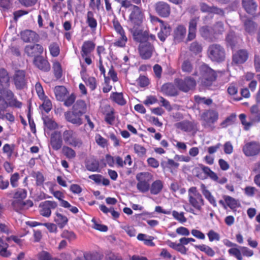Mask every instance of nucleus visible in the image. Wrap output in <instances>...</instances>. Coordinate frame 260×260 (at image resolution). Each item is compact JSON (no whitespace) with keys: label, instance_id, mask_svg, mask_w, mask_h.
Listing matches in <instances>:
<instances>
[{"label":"nucleus","instance_id":"7","mask_svg":"<svg viewBox=\"0 0 260 260\" xmlns=\"http://www.w3.org/2000/svg\"><path fill=\"white\" fill-rule=\"evenodd\" d=\"M197 81L196 78L194 79L191 76H187L184 79H176L174 82L180 90L187 92L195 88Z\"/></svg>","mask_w":260,"mask_h":260},{"label":"nucleus","instance_id":"36","mask_svg":"<svg viewBox=\"0 0 260 260\" xmlns=\"http://www.w3.org/2000/svg\"><path fill=\"white\" fill-rule=\"evenodd\" d=\"M86 22L92 31H95L98 26V22L91 11H88L86 15Z\"/></svg>","mask_w":260,"mask_h":260},{"label":"nucleus","instance_id":"39","mask_svg":"<svg viewBox=\"0 0 260 260\" xmlns=\"http://www.w3.org/2000/svg\"><path fill=\"white\" fill-rule=\"evenodd\" d=\"M86 168L91 172H98L99 169V162L98 160L91 158L86 161Z\"/></svg>","mask_w":260,"mask_h":260},{"label":"nucleus","instance_id":"10","mask_svg":"<svg viewBox=\"0 0 260 260\" xmlns=\"http://www.w3.org/2000/svg\"><path fill=\"white\" fill-rule=\"evenodd\" d=\"M133 9L129 16V22L134 26L140 25L144 18V12L138 6H132Z\"/></svg>","mask_w":260,"mask_h":260},{"label":"nucleus","instance_id":"29","mask_svg":"<svg viewBox=\"0 0 260 260\" xmlns=\"http://www.w3.org/2000/svg\"><path fill=\"white\" fill-rule=\"evenodd\" d=\"M200 6L201 11L203 12L214 13L220 15H223L224 14V12L222 9L218 8L216 7H210L204 3H201Z\"/></svg>","mask_w":260,"mask_h":260},{"label":"nucleus","instance_id":"50","mask_svg":"<svg viewBox=\"0 0 260 260\" xmlns=\"http://www.w3.org/2000/svg\"><path fill=\"white\" fill-rule=\"evenodd\" d=\"M49 50L51 55L53 57H56L59 54L60 48L57 43H51L49 46Z\"/></svg>","mask_w":260,"mask_h":260},{"label":"nucleus","instance_id":"13","mask_svg":"<svg viewBox=\"0 0 260 260\" xmlns=\"http://www.w3.org/2000/svg\"><path fill=\"white\" fill-rule=\"evenodd\" d=\"M57 204L55 201H46L39 205L40 213L44 217H49L51 214V210L55 209Z\"/></svg>","mask_w":260,"mask_h":260},{"label":"nucleus","instance_id":"18","mask_svg":"<svg viewBox=\"0 0 260 260\" xmlns=\"http://www.w3.org/2000/svg\"><path fill=\"white\" fill-rule=\"evenodd\" d=\"M244 153L248 156L257 154L260 151V145L256 142H250L246 144L243 147Z\"/></svg>","mask_w":260,"mask_h":260},{"label":"nucleus","instance_id":"64","mask_svg":"<svg viewBox=\"0 0 260 260\" xmlns=\"http://www.w3.org/2000/svg\"><path fill=\"white\" fill-rule=\"evenodd\" d=\"M61 236L62 238H66L69 241L74 240L76 238V236L74 232L68 230H64Z\"/></svg>","mask_w":260,"mask_h":260},{"label":"nucleus","instance_id":"4","mask_svg":"<svg viewBox=\"0 0 260 260\" xmlns=\"http://www.w3.org/2000/svg\"><path fill=\"white\" fill-rule=\"evenodd\" d=\"M138 181L137 188L140 192L146 193L150 188V182L152 180L153 175L149 172H141L136 176Z\"/></svg>","mask_w":260,"mask_h":260},{"label":"nucleus","instance_id":"61","mask_svg":"<svg viewBox=\"0 0 260 260\" xmlns=\"http://www.w3.org/2000/svg\"><path fill=\"white\" fill-rule=\"evenodd\" d=\"M181 68L183 72L188 73H190L193 70V66L188 60H185L183 61Z\"/></svg>","mask_w":260,"mask_h":260},{"label":"nucleus","instance_id":"42","mask_svg":"<svg viewBox=\"0 0 260 260\" xmlns=\"http://www.w3.org/2000/svg\"><path fill=\"white\" fill-rule=\"evenodd\" d=\"M83 80L85 82L86 85L89 87L91 90H94L97 86L96 79L93 77H87L82 75Z\"/></svg>","mask_w":260,"mask_h":260},{"label":"nucleus","instance_id":"44","mask_svg":"<svg viewBox=\"0 0 260 260\" xmlns=\"http://www.w3.org/2000/svg\"><path fill=\"white\" fill-rule=\"evenodd\" d=\"M194 247L200 251L205 252L209 256L212 257L215 254L214 251L208 245L205 244L195 245Z\"/></svg>","mask_w":260,"mask_h":260},{"label":"nucleus","instance_id":"27","mask_svg":"<svg viewBox=\"0 0 260 260\" xmlns=\"http://www.w3.org/2000/svg\"><path fill=\"white\" fill-rule=\"evenodd\" d=\"M159 27L160 31L157 35L158 38L161 41L164 42L170 34L171 27L167 22L162 24Z\"/></svg>","mask_w":260,"mask_h":260},{"label":"nucleus","instance_id":"60","mask_svg":"<svg viewBox=\"0 0 260 260\" xmlns=\"http://www.w3.org/2000/svg\"><path fill=\"white\" fill-rule=\"evenodd\" d=\"M53 68L54 72V75L56 77L59 78L62 75V69L60 63L58 61L53 63Z\"/></svg>","mask_w":260,"mask_h":260},{"label":"nucleus","instance_id":"41","mask_svg":"<svg viewBox=\"0 0 260 260\" xmlns=\"http://www.w3.org/2000/svg\"><path fill=\"white\" fill-rule=\"evenodd\" d=\"M73 110L82 115L86 111V104L83 100H78L73 106Z\"/></svg>","mask_w":260,"mask_h":260},{"label":"nucleus","instance_id":"53","mask_svg":"<svg viewBox=\"0 0 260 260\" xmlns=\"http://www.w3.org/2000/svg\"><path fill=\"white\" fill-rule=\"evenodd\" d=\"M172 214L174 219L180 223H184L187 221L186 218L184 216V213L178 212L175 210L172 212Z\"/></svg>","mask_w":260,"mask_h":260},{"label":"nucleus","instance_id":"51","mask_svg":"<svg viewBox=\"0 0 260 260\" xmlns=\"http://www.w3.org/2000/svg\"><path fill=\"white\" fill-rule=\"evenodd\" d=\"M226 40L228 44L233 48L237 42V38L233 31H230L227 35Z\"/></svg>","mask_w":260,"mask_h":260},{"label":"nucleus","instance_id":"37","mask_svg":"<svg viewBox=\"0 0 260 260\" xmlns=\"http://www.w3.org/2000/svg\"><path fill=\"white\" fill-rule=\"evenodd\" d=\"M201 190L206 198V199L212 204L213 206H216V203L214 197L211 194V192L207 189L205 184H202L201 185Z\"/></svg>","mask_w":260,"mask_h":260},{"label":"nucleus","instance_id":"59","mask_svg":"<svg viewBox=\"0 0 260 260\" xmlns=\"http://www.w3.org/2000/svg\"><path fill=\"white\" fill-rule=\"evenodd\" d=\"M32 177L36 178L37 185L40 186L43 184L45 177L42 173L40 172H35L32 174Z\"/></svg>","mask_w":260,"mask_h":260},{"label":"nucleus","instance_id":"5","mask_svg":"<svg viewBox=\"0 0 260 260\" xmlns=\"http://www.w3.org/2000/svg\"><path fill=\"white\" fill-rule=\"evenodd\" d=\"M63 141L67 146L80 148L83 146V141L77 136L75 132L72 129H66L62 133Z\"/></svg>","mask_w":260,"mask_h":260},{"label":"nucleus","instance_id":"43","mask_svg":"<svg viewBox=\"0 0 260 260\" xmlns=\"http://www.w3.org/2000/svg\"><path fill=\"white\" fill-rule=\"evenodd\" d=\"M54 221L58 225L60 228H63L68 222V218L58 212L55 213Z\"/></svg>","mask_w":260,"mask_h":260},{"label":"nucleus","instance_id":"22","mask_svg":"<svg viewBox=\"0 0 260 260\" xmlns=\"http://www.w3.org/2000/svg\"><path fill=\"white\" fill-rule=\"evenodd\" d=\"M21 39L25 42H38L39 35L31 30H25L21 33Z\"/></svg>","mask_w":260,"mask_h":260},{"label":"nucleus","instance_id":"33","mask_svg":"<svg viewBox=\"0 0 260 260\" xmlns=\"http://www.w3.org/2000/svg\"><path fill=\"white\" fill-rule=\"evenodd\" d=\"M54 91L56 99L59 101H64L68 93L67 89L63 86H56Z\"/></svg>","mask_w":260,"mask_h":260},{"label":"nucleus","instance_id":"1","mask_svg":"<svg viewBox=\"0 0 260 260\" xmlns=\"http://www.w3.org/2000/svg\"><path fill=\"white\" fill-rule=\"evenodd\" d=\"M21 102L18 101L12 90L8 88L0 87V119L13 123L15 121L13 112L8 107L20 109Z\"/></svg>","mask_w":260,"mask_h":260},{"label":"nucleus","instance_id":"55","mask_svg":"<svg viewBox=\"0 0 260 260\" xmlns=\"http://www.w3.org/2000/svg\"><path fill=\"white\" fill-rule=\"evenodd\" d=\"M27 191L24 189L19 188L14 194V198L15 200L23 201L26 197Z\"/></svg>","mask_w":260,"mask_h":260},{"label":"nucleus","instance_id":"32","mask_svg":"<svg viewBox=\"0 0 260 260\" xmlns=\"http://www.w3.org/2000/svg\"><path fill=\"white\" fill-rule=\"evenodd\" d=\"M242 5L248 13L251 14L255 13L257 8V4L254 0H243Z\"/></svg>","mask_w":260,"mask_h":260},{"label":"nucleus","instance_id":"63","mask_svg":"<svg viewBox=\"0 0 260 260\" xmlns=\"http://www.w3.org/2000/svg\"><path fill=\"white\" fill-rule=\"evenodd\" d=\"M134 151L140 157L145 156L146 153V149L143 146L139 144H135L134 145Z\"/></svg>","mask_w":260,"mask_h":260},{"label":"nucleus","instance_id":"3","mask_svg":"<svg viewBox=\"0 0 260 260\" xmlns=\"http://www.w3.org/2000/svg\"><path fill=\"white\" fill-rule=\"evenodd\" d=\"M193 76L198 82H200L203 86L206 87L211 85L216 79L215 71L206 64L200 66L199 71H196Z\"/></svg>","mask_w":260,"mask_h":260},{"label":"nucleus","instance_id":"30","mask_svg":"<svg viewBox=\"0 0 260 260\" xmlns=\"http://www.w3.org/2000/svg\"><path fill=\"white\" fill-rule=\"evenodd\" d=\"M200 33L202 37L209 41H213L215 39L213 30H211L208 26H204L201 27L199 30Z\"/></svg>","mask_w":260,"mask_h":260},{"label":"nucleus","instance_id":"31","mask_svg":"<svg viewBox=\"0 0 260 260\" xmlns=\"http://www.w3.org/2000/svg\"><path fill=\"white\" fill-rule=\"evenodd\" d=\"M149 191L151 194L153 195L158 194L162 190L164 187V183L160 180H156L153 181L151 185Z\"/></svg>","mask_w":260,"mask_h":260},{"label":"nucleus","instance_id":"14","mask_svg":"<svg viewBox=\"0 0 260 260\" xmlns=\"http://www.w3.org/2000/svg\"><path fill=\"white\" fill-rule=\"evenodd\" d=\"M50 144L52 148L55 151H57L62 148L63 138L61 132L55 131L51 133Z\"/></svg>","mask_w":260,"mask_h":260},{"label":"nucleus","instance_id":"52","mask_svg":"<svg viewBox=\"0 0 260 260\" xmlns=\"http://www.w3.org/2000/svg\"><path fill=\"white\" fill-rule=\"evenodd\" d=\"M20 178V174L17 173H14L11 175L10 182L12 187L15 188L19 185V180Z\"/></svg>","mask_w":260,"mask_h":260},{"label":"nucleus","instance_id":"26","mask_svg":"<svg viewBox=\"0 0 260 260\" xmlns=\"http://www.w3.org/2000/svg\"><path fill=\"white\" fill-rule=\"evenodd\" d=\"M95 44L91 41H86L83 42L81 47V55L82 56L89 55L94 50Z\"/></svg>","mask_w":260,"mask_h":260},{"label":"nucleus","instance_id":"45","mask_svg":"<svg viewBox=\"0 0 260 260\" xmlns=\"http://www.w3.org/2000/svg\"><path fill=\"white\" fill-rule=\"evenodd\" d=\"M109 110L105 113V120L108 124L113 125L115 120L114 110L110 107H109Z\"/></svg>","mask_w":260,"mask_h":260},{"label":"nucleus","instance_id":"34","mask_svg":"<svg viewBox=\"0 0 260 260\" xmlns=\"http://www.w3.org/2000/svg\"><path fill=\"white\" fill-rule=\"evenodd\" d=\"M10 86V78L8 72L4 69H0V87L8 88Z\"/></svg>","mask_w":260,"mask_h":260},{"label":"nucleus","instance_id":"56","mask_svg":"<svg viewBox=\"0 0 260 260\" xmlns=\"http://www.w3.org/2000/svg\"><path fill=\"white\" fill-rule=\"evenodd\" d=\"M242 20L244 23L245 30L248 33L253 32L255 28V25L253 22L248 19Z\"/></svg>","mask_w":260,"mask_h":260},{"label":"nucleus","instance_id":"54","mask_svg":"<svg viewBox=\"0 0 260 260\" xmlns=\"http://www.w3.org/2000/svg\"><path fill=\"white\" fill-rule=\"evenodd\" d=\"M209 241L211 242L213 241H219L220 239V235L213 230H210L207 234Z\"/></svg>","mask_w":260,"mask_h":260},{"label":"nucleus","instance_id":"6","mask_svg":"<svg viewBox=\"0 0 260 260\" xmlns=\"http://www.w3.org/2000/svg\"><path fill=\"white\" fill-rule=\"evenodd\" d=\"M218 119V112L213 109L205 110L201 115L202 125L205 128H213V124Z\"/></svg>","mask_w":260,"mask_h":260},{"label":"nucleus","instance_id":"46","mask_svg":"<svg viewBox=\"0 0 260 260\" xmlns=\"http://www.w3.org/2000/svg\"><path fill=\"white\" fill-rule=\"evenodd\" d=\"M111 98L119 105H124L126 103L125 100L123 98L122 93L113 92L111 95Z\"/></svg>","mask_w":260,"mask_h":260},{"label":"nucleus","instance_id":"57","mask_svg":"<svg viewBox=\"0 0 260 260\" xmlns=\"http://www.w3.org/2000/svg\"><path fill=\"white\" fill-rule=\"evenodd\" d=\"M243 190L244 194L248 197H253L256 192H258L257 189L251 186H246Z\"/></svg>","mask_w":260,"mask_h":260},{"label":"nucleus","instance_id":"8","mask_svg":"<svg viewBox=\"0 0 260 260\" xmlns=\"http://www.w3.org/2000/svg\"><path fill=\"white\" fill-rule=\"evenodd\" d=\"M112 24L114 30L119 36V39L114 43V46L119 47H125L127 41V38L124 30L116 18L113 20Z\"/></svg>","mask_w":260,"mask_h":260},{"label":"nucleus","instance_id":"23","mask_svg":"<svg viewBox=\"0 0 260 260\" xmlns=\"http://www.w3.org/2000/svg\"><path fill=\"white\" fill-rule=\"evenodd\" d=\"M199 17L192 18L189 22L188 34L187 41H190L193 40L196 36V30Z\"/></svg>","mask_w":260,"mask_h":260},{"label":"nucleus","instance_id":"15","mask_svg":"<svg viewBox=\"0 0 260 260\" xmlns=\"http://www.w3.org/2000/svg\"><path fill=\"white\" fill-rule=\"evenodd\" d=\"M139 50L141 57L144 59L150 58L155 49L153 45L149 42L140 44Z\"/></svg>","mask_w":260,"mask_h":260},{"label":"nucleus","instance_id":"58","mask_svg":"<svg viewBox=\"0 0 260 260\" xmlns=\"http://www.w3.org/2000/svg\"><path fill=\"white\" fill-rule=\"evenodd\" d=\"M225 204L231 209L237 207V203L236 200L231 197L225 196L223 197Z\"/></svg>","mask_w":260,"mask_h":260},{"label":"nucleus","instance_id":"48","mask_svg":"<svg viewBox=\"0 0 260 260\" xmlns=\"http://www.w3.org/2000/svg\"><path fill=\"white\" fill-rule=\"evenodd\" d=\"M8 244L0 238V255L3 257H8L10 255V252L7 250Z\"/></svg>","mask_w":260,"mask_h":260},{"label":"nucleus","instance_id":"62","mask_svg":"<svg viewBox=\"0 0 260 260\" xmlns=\"http://www.w3.org/2000/svg\"><path fill=\"white\" fill-rule=\"evenodd\" d=\"M44 123L45 126L49 129H54L57 127V123L49 118H46L44 119Z\"/></svg>","mask_w":260,"mask_h":260},{"label":"nucleus","instance_id":"25","mask_svg":"<svg viewBox=\"0 0 260 260\" xmlns=\"http://www.w3.org/2000/svg\"><path fill=\"white\" fill-rule=\"evenodd\" d=\"M186 35V27L183 25L177 26L174 31V39L176 42H181Z\"/></svg>","mask_w":260,"mask_h":260},{"label":"nucleus","instance_id":"24","mask_svg":"<svg viewBox=\"0 0 260 260\" xmlns=\"http://www.w3.org/2000/svg\"><path fill=\"white\" fill-rule=\"evenodd\" d=\"M248 58V53L245 50H240L233 54V62L237 64L244 63Z\"/></svg>","mask_w":260,"mask_h":260},{"label":"nucleus","instance_id":"21","mask_svg":"<svg viewBox=\"0 0 260 260\" xmlns=\"http://www.w3.org/2000/svg\"><path fill=\"white\" fill-rule=\"evenodd\" d=\"M34 62L37 68L43 71L48 72L50 69L49 63L42 56L35 57Z\"/></svg>","mask_w":260,"mask_h":260},{"label":"nucleus","instance_id":"19","mask_svg":"<svg viewBox=\"0 0 260 260\" xmlns=\"http://www.w3.org/2000/svg\"><path fill=\"white\" fill-rule=\"evenodd\" d=\"M176 128L185 132H191L196 129L197 124L194 122L183 120L175 123Z\"/></svg>","mask_w":260,"mask_h":260},{"label":"nucleus","instance_id":"2","mask_svg":"<svg viewBox=\"0 0 260 260\" xmlns=\"http://www.w3.org/2000/svg\"><path fill=\"white\" fill-rule=\"evenodd\" d=\"M188 200L189 205L191 207L183 206L185 210L194 215H197V212H201L204 206V200L196 187H191L188 190Z\"/></svg>","mask_w":260,"mask_h":260},{"label":"nucleus","instance_id":"11","mask_svg":"<svg viewBox=\"0 0 260 260\" xmlns=\"http://www.w3.org/2000/svg\"><path fill=\"white\" fill-rule=\"evenodd\" d=\"M134 39L140 43V44L145 43L149 41L153 42L156 40V37L153 34H149L147 31L135 30L133 32Z\"/></svg>","mask_w":260,"mask_h":260},{"label":"nucleus","instance_id":"12","mask_svg":"<svg viewBox=\"0 0 260 260\" xmlns=\"http://www.w3.org/2000/svg\"><path fill=\"white\" fill-rule=\"evenodd\" d=\"M13 80L16 89L24 88L27 83L25 72L23 70L16 71L13 75Z\"/></svg>","mask_w":260,"mask_h":260},{"label":"nucleus","instance_id":"40","mask_svg":"<svg viewBox=\"0 0 260 260\" xmlns=\"http://www.w3.org/2000/svg\"><path fill=\"white\" fill-rule=\"evenodd\" d=\"M62 153L69 159H73L76 156V151L70 146H63L62 147Z\"/></svg>","mask_w":260,"mask_h":260},{"label":"nucleus","instance_id":"47","mask_svg":"<svg viewBox=\"0 0 260 260\" xmlns=\"http://www.w3.org/2000/svg\"><path fill=\"white\" fill-rule=\"evenodd\" d=\"M103 257V255L97 251H93L84 253L85 260H100Z\"/></svg>","mask_w":260,"mask_h":260},{"label":"nucleus","instance_id":"9","mask_svg":"<svg viewBox=\"0 0 260 260\" xmlns=\"http://www.w3.org/2000/svg\"><path fill=\"white\" fill-rule=\"evenodd\" d=\"M209 57L212 60L220 62L225 58L224 49L218 44H212L209 46L208 50Z\"/></svg>","mask_w":260,"mask_h":260},{"label":"nucleus","instance_id":"28","mask_svg":"<svg viewBox=\"0 0 260 260\" xmlns=\"http://www.w3.org/2000/svg\"><path fill=\"white\" fill-rule=\"evenodd\" d=\"M161 92L167 96H175L178 94L177 89L172 83L164 84L161 87Z\"/></svg>","mask_w":260,"mask_h":260},{"label":"nucleus","instance_id":"20","mask_svg":"<svg viewBox=\"0 0 260 260\" xmlns=\"http://www.w3.org/2000/svg\"><path fill=\"white\" fill-rule=\"evenodd\" d=\"M43 46L39 44L27 45L25 48V52L27 55L35 57L40 56V55L43 52Z\"/></svg>","mask_w":260,"mask_h":260},{"label":"nucleus","instance_id":"49","mask_svg":"<svg viewBox=\"0 0 260 260\" xmlns=\"http://www.w3.org/2000/svg\"><path fill=\"white\" fill-rule=\"evenodd\" d=\"M228 252L230 255L234 256L238 260L243 259L241 248L239 249L236 247H232L228 250Z\"/></svg>","mask_w":260,"mask_h":260},{"label":"nucleus","instance_id":"38","mask_svg":"<svg viewBox=\"0 0 260 260\" xmlns=\"http://www.w3.org/2000/svg\"><path fill=\"white\" fill-rule=\"evenodd\" d=\"M154 239L153 237L144 234H139L137 236L138 240L143 241L144 244L148 246L153 247L155 246V243L153 242Z\"/></svg>","mask_w":260,"mask_h":260},{"label":"nucleus","instance_id":"35","mask_svg":"<svg viewBox=\"0 0 260 260\" xmlns=\"http://www.w3.org/2000/svg\"><path fill=\"white\" fill-rule=\"evenodd\" d=\"M249 119L252 121L253 124L260 122V111L257 105H253L251 107Z\"/></svg>","mask_w":260,"mask_h":260},{"label":"nucleus","instance_id":"16","mask_svg":"<svg viewBox=\"0 0 260 260\" xmlns=\"http://www.w3.org/2000/svg\"><path fill=\"white\" fill-rule=\"evenodd\" d=\"M157 14L162 17H168L171 13L170 5L164 2H159L155 5Z\"/></svg>","mask_w":260,"mask_h":260},{"label":"nucleus","instance_id":"17","mask_svg":"<svg viewBox=\"0 0 260 260\" xmlns=\"http://www.w3.org/2000/svg\"><path fill=\"white\" fill-rule=\"evenodd\" d=\"M64 115L68 121L76 126H80L83 123V120L81 118L82 115H80L74 110L66 112Z\"/></svg>","mask_w":260,"mask_h":260}]
</instances>
